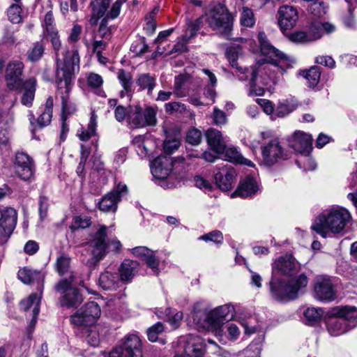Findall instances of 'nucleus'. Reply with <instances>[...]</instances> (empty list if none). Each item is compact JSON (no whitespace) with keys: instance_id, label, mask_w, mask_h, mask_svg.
Returning <instances> with one entry per match:
<instances>
[{"instance_id":"nucleus-1","label":"nucleus","mask_w":357,"mask_h":357,"mask_svg":"<svg viewBox=\"0 0 357 357\" xmlns=\"http://www.w3.org/2000/svg\"><path fill=\"white\" fill-rule=\"evenodd\" d=\"M79 69V56L77 50H66L62 58L56 59L55 82L58 94L61 96L62 104L61 140L64 141L68 132V126L66 123L67 115L71 112L69 109V93L73 88V79L76 71Z\"/></svg>"},{"instance_id":"nucleus-2","label":"nucleus","mask_w":357,"mask_h":357,"mask_svg":"<svg viewBox=\"0 0 357 357\" xmlns=\"http://www.w3.org/2000/svg\"><path fill=\"white\" fill-rule=\"evenodd\" d=\"M107 230L105 225H94L89 234L86 245L90 255L86 262L89 267L96 266L108 255H116L121 251V242L116 238H109Z\"/></svg>"},{"instance_id":"nucleus-3","label":"nucleus","mask_w":357,"mask_h":357,"mask_svg":"<svg viewBox=\"0 0 357 357\" xmlns=\"http://www.w3.org/2000/svg\"><path fill=\"white\" fill-rule=\"evenodd\" d=\"M235 314L234 307L230 304L219 306L211 311L195 309L192 312L194 323L198 330H205L220 336L224 321L231 320Z\"/></svg>"},{"instance_id":"nucleus-4","label":"nucleus","mask_w":357,"mask_h":357,"mask_svg":"<svg viewBox=\"0 0 357 357\" xmlns=\"http://www.w3.org/2000/svg\"><path fill=\"white\" fill-rule=\"evenodd\" d=\"M351 215L345 208L342 207L333 208L321 213L312 225V229L326 238L331 232L340 234L350 221Z\"/></svg>"},{"instance_id":"nucleus-5","label":"nucleus","mask_w":357,"mask_h":357,"mask_svg":"<svg viewBox=\"0 0 357 357\" xmlns=\"http://www.w3.org/2000/svg\"><path fill=\"white\" fill-rule=\"evenodd\" d=\"M308 279L303 273L287 282L273 276L269 282L270 293L278 301L294 300L305 291Z\"/></svg>"},{"instance_id":"nucleus-6","label":"nucleus","mask_w":357,"mask_h":357,"mask_svg":"<svg viewBox=\"0 0 357 357\" xmlns=\"http://www.w3.org/2000/svg\"><path fill=\"white\" fill-rule=\"evenodd\" d=\"M357 325V308L351 306H337L328 312L326 322L328 332L332 336L346 333Z\"/></svg>"},{"instance_id":"nucleus-7","label":"nucleus","mask_w":357,"mask_h":357,"mask_svg":"<svg viewBox=\"0 0 357 357\" xmlns=\"http://www.w3.org/2000/svg\"><path fill=\"white\" fill-rule=\"evenodd\" d=\"M202 17L210 28L229 38L232 29V19L225 7L220 4L215 5Z\"/></svg>"},{"instance_id":"nucleus-8","label":"nucleus","mask_w":357,"mask_h":357,"mask_svg":"<svg viewBox=\"0 0 357 357\" xmlns=\"http://www.w3.org/2000/svg\"><path fill=\"white\" fill-rule=\"evenodd\" d=\"M156 110L151 107L143 109L139 105L130 106L128 109V122L132 128L154 126L157 123Z\"/></svg>"},{"instance_id":"nucleus-9","label":"nucleus","mask_w":357,"mask_h":357,"mask_svg":"<svg viewBox=\"0 0 357 357\" xmlns=\"http://www.w3.org/2000/svg\"><path fill=\"white\" fill-rule=\"evenodd\" d=\"M100 314V306L97 303L91 301L71 315L70 321L75 326H91L97 321Z\"/></svg>"},{"instance_id":"nucleus-10","label":"nucleus","mask_w":357,"mask_h":357,"mask_svg":"<svg viewBox=\"0 0 357 357\" xmlns=\"http://www.w3.org/2000/svg\"><path fill=\"white\" fill-rule=\"evenodd\" d=\"M24 64L20 60H11L5 69V80L10 90L21 91L23 88Z\"/></svg>"},{"instance_id":"nucleus-11","label":"nucleus","mask_w":357,"mask_h":357,"mask_svg":"<svg viewBox=\"0 0 357 357\" xmlns=\"http://www.w3.org/2000/svg\"><path fill=\"white\" fill-rule=\"evenodd\" d=\"M314 298L322 302H331L336 298V291L331 279L326 275H317L313 284Z\"/></svg>"},{"instance_id":"nucleus-12","label":"nucleus","mask_w":357,"mask_h":357,"mask_svg":"<svg viewBox=\"0 0 357 357\" xmlns=\"http://www.w3.org/2000/svg\"><path fill=\"white\" fill-rule=\"evenodd\" d=\"M56 291L63 294L61 305L66 307L77 308L83 301L82 295L78 289L71 287L70 283L63 280L56 286Z\"/></svg>"},{"instance_id":"nucleus-13","label":"nucleus","mask_w":357,"mask_h":357,"mask_svg":"<svg viewBox=\"0 0 357 357\" xmlns=\"http://www.w3.org/2000/svg\"><path fill=\"white\" fill-rule=\"evenodd\" d=\"M127 193L126 185L119 183L114 190L105 195L98 202L99 209L105 213L115 212L118 203Z\"/></svg>"},{"instance_id":"nucleus-14","label":"nucleus","mask_w":357,"mask_h":357,"mask_svg":"<svg viewBox=\"0 0 357 357\" xmlns=\"http://www.w3.org/2000/svg\"><path fill=\"white\" fill-rule=\"evenodd\" d=\"M15 172L23 181H28L33 176L34 165L31 158L24 153H17L15 160Z\"/></svg>"},{"instance_id":"nucleus-15","label":"nucleus","mask_w":357,"mask_h":357,"mask_svg":"<svg viewBox=\"0 0 357 357\" xmlns=\"http://www.w3.org/2000/svg\"><path fill=\"white\" fill-rule=\"evenodd\" d=\"M264 163L272 166L284 158V151L278 139H272L262 147Z\"/></svg>"},{"instance_id":"nucleus-16","label":"nucleus","mask_w":357,"mask_h":357,"mask_svg":"<svg viewBox=\"0 0 357 357\" xmlns=\"http://www.w3.org/2000/svg\"><path fill=\"white\" fill-rule=\"evenodd\" d=\"M300 266L291 255H285L276 259L273 264V274L275 271L292 276L298 272Z\"/></svg>"},{"instance_id":"nucleus-17","label":"nucleus","mask_w":357,"mask_h":357,"mask_svg":"<svg viewBox=\"0 0 357 357\" xmlns=\"http://www.w3.org/2000/svg\"><path fill=\"white\" fill-rule=\"evenodd\" d=\"M278 24L282 32L293 29L298 20L296 9L291 6H282L278 10Z\"/></svg>"},{"instance_id":"nucleus-18","label":"nucleus","mask_w":357,"mask_h":357,"mask_svg":"<svg viewBox=\"0 0 357 357\" xmlns=\"http://www.w3.org/2000/svg\"><path fill=\"white\" fill-rule=\"evenodd\" d=\"M172 169V160L169 156L160 155L151 165V171L156 179L164 180L168 177Z\"/></svg>"},{"instance_id":"nucleus-19","label":"nucleus","mask_w":357,"mask_h":357,"mask_svg":"<svg viewBox=\"0 0 357 357\" xmlns=\"http://www.w3.org/2000/svg\"><path fill=\"white\" fill-rule=\"evenodd\" d=\"M289 142L295 151L304 155H308L312 149V136L302 131L295 132Z\"/></svg>"},{"instance_id":"nucleus-20","label":"nucleus","mask_w":357,"mask_h":357,"mask_svg":"<svg viewBox=\"0 0 357 357\" xmlns=\"http://www.w3.org/2000/svg\"><path fill=\"white\" fill-rule=\"evenodd\" d=\"M236 176V171L231 166H222L218 168V172L215 174V183L222 190H229L232 188Z\"/></svg>"},{"instance_id":"nucleus-21","label":"nucleus","mask_w":357,"mask_h":357,"mask_svg":"<svg viewBox=\"0 0 357 357\" xmlns=\"http://www.w3.org/2000/svg\"><path fill=\"white\" fill-rule=\"evenodd\" d=\"M204 346L198 336L189 335L187 336L184 352L175 357H203Z\"/></svg>"},{"instance_id":"nucleus-22","label":"nucleus","mask_w":357,"mask_h":357,"mask_svg":"<svg viewBox=\"0 0 357 357\" xmlns=\"http://www.w3.org/2000/svg\"><path fill=\"white\" fill-rule=\"evenodd\" d=\"M121 348L125 357H143L141 340L135 334L128 335Z\"/></svg>"},{"instance_id":"nucleus-23","label":"nucleus","mask_w":357,"mask_h":357,"mask_svg":"<svg viewBox=\"0 0 357 357\" xmlns=\"http://www.w3.org/2000/svg\"><path fill=\"white\" fill-rule=\"evenodd\" d=\"M259 43L261 52L263 54L269 56L268 62L278 66L281 59H284V54L275 49L266 39L264 33H259Z\"/></svg>"},{"instance_id":"nucleus-24","label":"nucleus","mask_w":357,"mask_h":357,"mask_svg":"<svg viewBox=\"0 0 357 357\" xmlns=\"http://www.w3.org/2000/svg\"><path fill=\"white\" fill-rule=\"evenodd\" d=\"M41 294L42 291H40L39 294L36 293L31 294L27 299L22 301L20 303V308L24 311H28L31 309L32 319L30 325L33 326L36 322L37 317L40 311Z\"/></svg>"},{"instance_id":"nucleus-25","label":"nucleus","mask_w":357,"mask_h":357,"mask_svg":"<svg viewBox=\"0 0 357 357\" xmlns=\"http://www.w3.org/2000/svg\"><path fill=\"white\" fill-rule=\"evenodd\" d=\"M259 190V187L256 180L248 176L240 183L234 195L246 198L256 195Z\"/></svg>"},{"instance_id":"nucleus-26","label":"nucleus","mask_w":357,"mask_h":357,"mask_svg":"<svg viewBox=\"0 0 357 357\" xmlns=\"http://www.w3.org/2000/svg\"><path fill=\"white\" fill-rule=\"evenodd\" d=\"M259 67L257 66H252L250 67V70L246 73L245 77H240L241 81L249 80V92L248 95L250 96H263L264 89L261 86H257L256 84V79L258 75Z\"/></svg>"},{"instance_id":"nucleus-27","label":"nucleus","mask_w":357,"mask_h":357,"mask_svg":"<svg viewBox=\"0 0 357 357\" xmlns=\"http://www.w3.org/2000/svg\"><path fill=\"white\" fill-rule=\"evenodd\" d=\"M139 267V264L137 261L125 259L119 268L121 282L125 283L130 282L138 272Z\"/></svg>"},{"instance_id":"nucleus-28","label":"nucleus","mask_w":357,"mask_h":357,"mask_svg":"<svg viewBox=\"0 0 357 357\" xmlns=\"http://www.w3.org/2000/svg\"><path fill=\"white\" fill-rule=\"evenodd\" d=\"M206 137L208 146L213 152L220 154L224 151L225 144L220 131L210 128L206 131Z\"/></svg>"},{"instance_id":"nucleus-29","label":"nucleus","mask_w":357,"mask_h":357,"mask_svg":"<svg viewBox=\"0 0 357 357\" xmlns=\"http://www.w3.org/2000/svg\"><path fill=\"white\" fill-rule=\"evenodd\" d=\"M219 155H222L225 160L241 165H245L249 167H253V162L244 158L235 147H227L224 146V151Z\"/></svg>"},{"instance_id":"nucleus-30","label":"nucleus","mask_w":357,"mask_h":357,"mask_svg":"<svg viewBox=\"0 0 357 357\" xmlns=\"http://www.w3.org/2000/svg\"><path fill=\"white\" fill-rule=\"evenodd\" d=\"M121 283L119 275L116 273L105 271L99 277V285L105 290H116Z\"/></svg>"},{"instance_id":"nucleus-31","label":"nucleus","mask_w":357,"mask_h":357,"mask_svg":"<svg viewBox=\"0 0 357 357\" xmlns=\"http://www.w3.org/2000/svg\"><path fill=\"white\" fill-rule=\"evenodd\" d=\"M2 218H1L0 227H6L8 232L13 231L17 220L16 210L11 207L2 208Z\"/></svg>"},{"instance_id":"nucleus-32","label":"nucleus","mask_w":357,"mask_h":357,"mask_svg":"<svg viewBox=\"0 0 357 357\" xmlns=\"http://www.w3.org/2000/svg\"><path fill=\"white\" fill-rule=\"evenodd\" d=\"M36 80L34 77L29 78L25 80L24 84H23L22 89H24V91L21 102L24 105L30 107L32 105L36 91Z\"/></svg>"},{"instance_id":"nucleus-33","label":"nucleus","mask_w":357,"mask_h":357,"mask_svg":"<svg viewBox=\"0 0 357 357\" xmlns=\"http://www.w3.org/2000/svg\"><path fill=\"white\" fill-rule=\"evenodd\" d=\"M136 84L140 90H146L148 95H151L156 85V79L149 73H142L137 76Z\"/></svg>"},{"instance_id":"nucleus-34","label":"nucleus","mask_w":357,"mask_h":357,"mask_svg":"<svg viewBox=\"0 0 357 357\" xmlns=\"http://www.w3.org/2000/svg\"><path fill=\"white\" fill-rule=\"evenodd\" d=\"M17 275L18 278L26 284L43 280V276L40 271L26 267L20 269L18 271Z\"/></svg>"},{"instance_id":"nucleus-35","label":"nucleus","mask_w":357,"mask_h":357,"mask_svg":"<svg viewBox=\"0 0 357 357\" xmlns=\"http://www.w3.org/2000/svg\"><path fill=\"white\" fill-rule=\"evenodd\" d=\"M53 105V98L49 97L46 100L45 106L42 114H40L36 120L37 125L40 128H43L50 123L52 117Z\"/></svg>"},{"instance_id":"nucleus-36","label":"nucleus","mask_w":357,"mask_h":357,"mask_svg":"<svg viewBox=\"0 0 357 357\" xmlns=\"http://www.w3.org/2000/svg\"><path fill=\"white\" fill-rule=\"evenodd\" d=\"M97 127V116L94 112L91 113L89 123L87 126V128L85 129L82 128L79 131L77 135L80 140L86 142L92 136L96 135V130Z\"/></svg>"},{"instance_id":"nucleus-37","label":"nucleus","mask_w":357,"mask_h":357,"mask_svg":"<svg viewBox=\"0 0 357 357\" xmlns=\"http://www.w3.org/2000/svg\"><path fill=\"white\" fill-rule=\"evenodd\" d=\"M165 109L168 114H185L189 117L194 114L188 109L186 106L180 102H171L165 105Z\"/></svg>"},{"instance_id":"nucleus-38","label":"nucleus","mask_w":357,"mask_h":357,"mask_svg":"<svg viewBox=\"0 0 357 357\" xmlns=\"http://www.w3.org/2000/svg\"><path fill=\"white\" fill-rule=\"evenodd\" d=\"M109 3L110 0H91L90 6L93 11V16L96 20L103 17L109 7Z\"/></svg>"},{"instance_id":"nucleus-39","label":"nucleus","mask_w":357,"mask_h":357,"mask_svg":"<svg viewBox=\"0 0 357 357\" xmlns=\"http://www.w3.org/2000/svg\"><path fill=\"white\" fill-rule=\"evenodd\" d=\"M45 51V47L42 41H38L33 44L32 47H31L26 52L27 59L31 62H36L39 61Z\"/></svg>"},{"instance_id":"nucleus-40","label":"nucleus","mask_w":357,"mask_h":357,"mask_svg":"<svg viewBox=\"0 0 357 357\" xmlns=\"http://www.w3.org/2000/svg\"><path fill=\"white\" fill-rule=\"evenodd\" d=\"M239 54L240 49L238 47H231L228 49L226 52L227 58L229 61L231 66L234 68H236L241 74H245L249 70H250V68H243L241 67L238 66L237 59Z\"/></svg>"},{"instance_id":"nucleus-41","label":"nucleus","mask_w":357,"mask_h":357,"mask_svg":"<svg viewBox=\"0 0 357 357\" xmlns=\"http://www.w3.org/2000/svg\"><path fill=\"white\" fill-rule=\"evenodd\" d=\"M303 76L307 79L309 86L315 87L320 80L321 71L318 66H313L308 70L303 72Z\"/></svg>"},{"instance_id":"nucleus-42","label":"nucleus","mask_w":357,"mask_h":357,"mask_svg":"<svg viewBox=\"0 0 357 357\" xmlns=\"http://www.w3.org/2000/svg\"><path fill=\"white\" fill-rule=\"evenodd\" d=\"M323 314L321 308L308 307L304 312V317L309 325H314L320 321Z\"/></svg>"},{"instance_id":"nucleus-43","label":"nucleus","mask_w":357,"mask_h":357,"mask_svg":"<svg viewBox=\"0 0 357 357\" xmlns=\"http://www.w3.org/2000/svg\"><path fill=\"white\" fill-rule=\"evenodd\" d=\"M149 46L146 43L145 38L142 37L136 40L130 47V51L134 53L135 56H139L147 52Z\"/></svg>"},{"instance_id":"nucleus-44","label":"nucleus","mask_w":357,"mask_h":357,"mask_svg":"<svg viewBox=\"0 0 357 357\" xmlns=\"http://www.w3.org/2000/svg\"><path fill=\"white\" fill-rule=\"evenodd\" d=\"M117 77L125 91H129L132 84V77L130 73L123 69H120L117 74Z\"/></svg>"},{"instance_id":"nucleus-45","label":"nucleus","mask_w":357,"mask_h":357,"mask_svg":"<svg viewBox=\"0 0 357 357\" xmlns=\"http://www.w3.org/2000/svg\"><path fill=\"white\" fill-rule=\"evenodd\" d=\"M22 8L19 3H13L8 9L7 15L13 23H20L22 21Z\"/></svg>"},{"instance_id":"nucleus-46","label":"nucleus","mask_w":357,"mask_h":357,"mask_svg":"<svg viewBox=\"0 0 357 357\" xmlns=\"http://www.w3.org/2000/svg\"><path fill=\"white\" fill-rule=\"evenodd\" d=\"M241 23L246 27H252L255 24L254 14L252 10L247 7H243L241 16Z\"/></svg>"},{"instance_id":"nucleus-47","label":"nucleus","mask_w":357,"mask_h":357,"mask_svg":"<svg viewBox=\"0 0 357 357\" xmlns=\"http://www.w3.org/2000/svg\"><path fill=\"white\" fill-rule=\"evenodd\" d=\"M91 219L88 216H75L73 218V225L70 227L72 230H76L79 228L85 229L91 226Z\"/></svg>"},{"instance_id":"nucleus-48","label":"nucleus","mask_w":357,"mask_h":357,"mask_svg":"<svg viewBox=\"0 0 357 357\" xmlns=\"http://www.w3.org/2000/svg\"><path fill=\"white\" fill-rule=\"evenodd\" d=\"M327 6L323 1H315L309 6L308 10L315 17H320L326 14Z\"/></svg>"},{"instance_id":"nucleus-49","label":"nucleus","mask_w":357,"mask_h":357,"mask_svg":"<svg viewBox=\"0 0 357 357\" xmlns=\"http://www.w3.org/2000/svg\"><path fill=\"white\" fill-rule=\"evenodd\" d=\"M13 122V113L10 110L0 113V129L8 130Z\"/></svg>"},{"instance_id":"nucleus-50","label":"nucleus","mask_w":357,"mask_h":357,"mask_svg":"<svg viewBox=\"0 0 357 357\" xmlns=\"http://www.w3.org/2000/svg\"><path fill=\"white\" fill-rule=\"evenodd\" d=\"M70 259L66 255H61L57 258L56 262V268L57 272L60 275H63L66 273L70 267Z\"/></svg>"},{"instance_id":"nucleus-51","label":"nucleus","mask_w":357,"mask_h":357,"mask_svg":"<svg viewBox=\"0 0 357 357\" xmlns=\"http://www.w3.org/2000/svg\"><path fill=\"white\" fill-rule=\"evenodd\" d=\"M164 331L163 324L158 322L147 330V336L151 342H156L158 335Z\"/></svg>"},{"instance_id":"nucleus-52","label":"nucleus","mask_w":357,"mask_h":357,"mask_svg":"<svg viewBox=\"0 0 357 357\" xmlns=\"http://www.w3.org/2000/svg\"><path fill=\"white\" fill-rule=\"evenodd\" d=\"M47 35L50 38L52 47L55 51L56 56H58V52L61 50V42L59 39L58 31L56 29L49 27Z\"/></svg>"},{"instance_id":"nucleus-53","label":"nucleus","mask_w":357,"mask_h":357,"mask_svg":"<svg viewBox=\"0 0 357 357\" xmlns=\"http://www.w3.org/2000/svg\"><path fill=\"white\" fill-rule=\"evenodd\" d=\"M202 139V132L197 128L188 130L186 135V142L192 145H198Z\"/></svg>"},{"instance_id":"nucleus-54","label":"nucleus","mask_w":357,"mask_h":357,"mask_svg":"<svg viewBox=\"0 0 357 357\" xmlns=\"http://www.w3.org/2000/svg\"><path fill=\"white\" fill-rule=\"evenodd\" d=\"M309 37L311 41L319 39L322 37L323 30L321 26V22H312L309 28L308 32Z\"/></svg>"},{"instance_id":"nucleus-55","label":"nucleus","mask_w":357,"mask_h":357,"mask_svg":"<svg viewBox=\"0 0 357 357\" xmlns=\"http://www.w3.org/2000/svg\"><path fill=\"white\" fill-rule=\"evenodd\" d=\"M86 82L91 89H98L102 85L103 79L100 75L90 73L86 77Z\"/></svg>"},{"instance_id":"nucleus-56","label":"nucleus","mask_w":357,"mask_h":357,"mask_svg":"<svg viewBox=\"0 0 357 357\" xmlns=\"http://www.w3.org/2000/svg\"><path fill=\"white\" fill-rule=\"evenodd\" d=\"M127 0H116L113 3L110 10L106 14L105 17L108 19L114 20L118 17L120 14L121 6Z\"/></svg>"},{"instance_id":"nucleus-57","label":"nucleus","mask_w":357,"mask_h":357,"mask_svg":"<svg viewBox=\"0 0 357 357\" xmlns=\"http://www.w3.org/2000/svg\"><path fill=\"white\" fill-rule=\"evenodd\" d=\"M180 146V142L176 139H166L163 143V149L165 153L170 155Z\"/></svg>"},{"instance_id":"nucleus-58","label":"nucleus","mask_w":357,"mask_h":357,"mask_svg":"<svg viewBox=\"0 0 357 357\" xmlns=\"http://www.w3.org/2000/svg\"><path fill=\"white\" fill-rule=\"evenodd\" d=\"M199 239L205 241H213L215 243H222L223 241L222 234L218 230L213 231L207 234L201 236Z\"/></svg>"},{"instance_id":"nucleus-59","label":"nucleus","mask_w":357,"mask_h":357,"mask_svg":"<svg viewBox=\"0 0 357 357\" xmlns=\"http://www.w3.org/2000/svg\"><path fill=\"white\" fill-rule=\"evenodd\" d=\"M294 109V107L286 102L278 104L275 110V114L278 117H284Z\"/></svg>"},{"instance_id":"nucleus-60","label":"nucleus","mask_w":357,"mask_h":357,"mask_svg":"<svg viewBox=\"0 0 357 357\" xmlns=\"http://www.w3.org/2000/svg\"><path fill=\"white\" fill-rule=\"evenodd\" d=\"M212 118L213 123L217 126L225 124L227 122L225 113L217 107H215L213 109Z\"/></svg>"},{"instance_id":"nucleus-61","label":"nucleus","mask_w":357,"mask_h":357,"mask_svg":"<svg viewBox=\"0 0 357 357\" xmlns=\"http://www.w3.org/2000/svg\"><path fill=\"white\" fill-rule=\"evenodd\" d=\"M69 6L72 11L77 12L78 10L77 0H69V2L68 1H61L60 9L63 15H66L68 13Z\"/></svg>"},{"instance_id":"nucleus-62","label":"nucleus","mask_w":357,"mask_h":357,"mask_svg":"<svg viewBox=\"0 0 357 357\" xmlns=\"http://www.w3.org/2000/svg\"><path fill=\"white\" fill-rule=\"evenodd\" d=\"M289 38L290 40L295 43H306L311 41L308 33L305 31H296L290 34Z\"/></svg>"},{"instance_id":"nucleus-63","label":"nucleus","mask_w":357,"mask_h":357,"mask_svg":"<svg viewBox=\"0 0 357 357\" xmlns=\"http://www.w3.org/2000/svg\"><path fill=\"white\" fill-rule=\"evenodd\" d=\"M85 340L89 344L93 347L98 346L100 343L98 332L96 330L93 329L88 331Z\"/></svg>"},{"instance_id":"nucleus-64","label":"nucleus","mask_w":357,"mask_h":357,"mask_svg":"<svg viewBox=\"0 0 357 357\" xmlns=\"http://www.w3.org/2000/svg\"><path fill=\"white\" fill-rule=\"evenodd\" d=\"M187 36L188 34H184L181 39L174 45L171 51L172 53H182L187 50V44L188 43V39H186Z\"/></svg>"}]
</instances>
